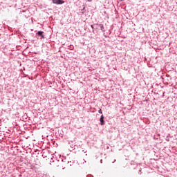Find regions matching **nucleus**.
<instances>
[{"instance_id":"nucleus-1","label":"nucleus","mask_w":177,"mask_h":177,"mask_svg":"<svg viewBox=\"0 0 177 177\" xmlns=\"http://www.w3.org/2000/svg\"><path fill=\"white\" fill-rule=\"evenodd\" d=\"M53 3H55V5H62L64 3V1H63V0H53Z\"/></svg>"},{"instance_id":"nucleus-2","label":"nucleus","mask_w":177,"mask_h":177,"mask_svg":"<svg viewBox=\"0 0 177 177\" xmlns=\"http://www.w3.org/2000/svg\"><path fill=\"white\" fill-rule=\"evenodd\" d=\"M100 125H104V116L103 115H101L100 118Z\"/></svg>"},{"instance_id":"nucleus-3","label":"nucleus","mask_w":177,"mask_h":177,"mask_svg":"<svg viewBox=\"0 0 177 177\" xmlns=\"http://www.w3.org/2000/svg\"><path fill=\"white\" fill-rule=\"evenodd\" d=\"M94 26H99V27H100V30L102 31H104V26H103V24H94Z\"/></svg>"},{"instance_id":"nucleus-4","label":"nucleus","mask_w":177,"mask_h":177,"mask_svg":"<svg viewBox=\"0 0 177 177\" xmlns=\"http://www.w3.org/2000/svg\"><path fill=\"white\" fill-rule=\"evenodd\" d=\"M37 34H38V35H39L40 37H41V38H44V32H42V31H38L37 32Z\"/></svg>"},{"instance_id":"nucleus-5","label":"nucleus","mask_w":177,"mask_h":177,"mask_svg":"<svg viewBox=\"0 0 177 177\" xmlns=\"http://www.w3.org/2000/svg\"><path fill=\"white\" fill-rule=\"evenodd\" d=\"M98 112L100 113V114H103V111H102V109H100Z\"/></svg>"},{"instance_id":"nucleus-6","label":"nucleus","mask_w":177,"mask_h":177,"mask_svg":"<svg viewBox=\"0 0 177 177\" xmlns=\"http://www.w3.org/2000/svg\"><path fill=\"white\" fill-rule=\"evenodd\" d=\"M91 28H93H93H95V27H93V25H91Z\"/></svg>"},{"instance_id":"nucleus-7","label":"nucleus","mask_w":177,"mask_h":177,"mask_svg":"<svg viewBox=\"0 0 177 177\" xmlns=\"http://www.w3.org/2000/svg\"><path fill=\"white\" fill-rule=\"evenodd\" d=\"M88 2H92V0H87Z\"/></svg>"}]
</instances>
